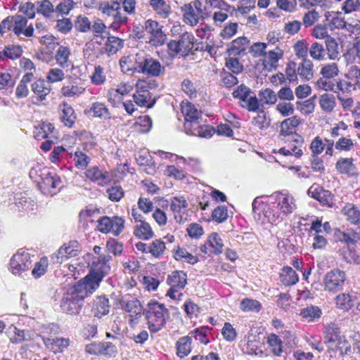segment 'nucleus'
Instances as JSON below:
<instances>
[{
    "label": "nucleus",
    "instance_id": "f257e3e1",
    "mask_svg": "<svg viewBox=\"0 0 360 360\" xmlns=\"http://www.w3.org/2000/svg\"><path fill=\"white\" fill-rule=\"evenodd\" d=\"M254 217L265 221L274 224L282 221L291 214L297 205L294 197L288 193L277 192L269 197L268 204L259 202L255 198L252 204Z\"/></svg>",
    "mask_w": 360,
    "mask_h": 360
},
{
    "label": "nucleus",
    "instance_id": "f03ea898",
    "mask_svg": "<svg viewBox=\"0 0 360 360\" xmlns=\"http://www.w3.org/2000/svg\"><path fill=\"white\" fill-rule=\"evenodd\" d=\"M111 259L110 255H99L94 258L89 274L73 285L85 297L92 295L100 286L103 278L108 274Z\"/></svg>",
    "mask_w": 360,
    "mask_h": 360
},
{
    "label": "nucleus",
    "instance_id": "7ed1b4c3",
    "mask_svg": "<svg viewBox=\"0 0 360 360\" xmlns=\"http://www.w3.org/2000/svg\"><path fill=\"white\" fill-rule=\"evenodd\" d=\"M148 329L152 333L160 331L169 317L168 309L165 304L156 301H150L143 309Z\"/></svg>",
    "mask_w": 360,
    "mask_h": 360
},
{
    "label": "nucleus",
    "instance_id": "20e7f679",
    "mask_svg": "<svg viewBox=\"0 0 360 360\" xmlns=\"http://www.w3.org/2000/svg\"><path fill=\"white\" fill-rule=\"evenodd\" d=\"M85 298L74 285L70 286L61 300L60 307L67 314H77L83 306Z\"/></svg>",
    "mask_w": 360,
    "mask_h": 360
},
{
    "label": "nucleus",
    "instance_id": "39448f33",
    "mask_svg": "<svg viewBox=\"0 0 360 360\" xmlns=\"http://www.w3.org/2000/svg\"><path fill=\"white\" fill-rule=\"evenodd\" d=\"M135 62L138 72L150 76H160L165 71V68L158 60L149 56H146L143 52L138 53L136 55Z\"/></svg>",
    "mask_w": 360,
    "mask_h": 360
},
{
    "label": "nucleus",
    "instance_id": "423d86ee",
    "mask_svg": "<svg viewBox=\"0 0 360 360\" xmlns=\"http://www.w3.org/2000/svg\"><path fill=\"white\" fill-rule=\"evenodd\" d=\"M184 12V18L186 24L191 26L198 25L202 21L207 15L206 7L202 6L200 0H195L181 7Z\"/></svg>",
    "mask_w": 360,
    "mask_h": 360
},
{
    "label": "nucleus",
    "instance_id": "0eeeda50",
    "mask_svg": "<svg viewBox=\"0 0 360 360\" xmlns=\"http://www.w3.org/2000/svg\"><path fill=\"white\" fill-rule=\"evenodd\" d=\"M347 281L346 273L340 269H333L328 271L323 279L324 290L328 292L336 293L343 290Z\"/></svg>",
    "mask_w": 360,
    "mask_h": 360
},
{
    "label": "nucleus",
    "instance_id": "6e6552de",
    "mask_svg": "<svg viewBox=\"0 0 360 360\" xmlns=\"http://www.w3.org/2000/svg\"><path fill=\"white\" fill-rule=\"evenodd\" d=\"M194 39L193 34L186 32L181 34L177 40H171L167 44V47L174 55L186 56L193 48Z\"/></svg>",
    "mask_w": 360,
    "mask_h": 360
},
{
    "label": "nucleus",
    "instance_id": "1a4fd4ad",
    "mask_svg": "<svg viewBox=\"0 0 360 360\" xmlns=\"http://www.w3.org/2000/svg\"><path fill=\"white\" fill-rule=\"evenodd\" d=\"M97 229L103 233H112L114 236H119L124 229V219L118 216L109 217L104 216L98 220Z\"/></svg>",
    "mask_w": 360,
    "mask_h": 360
},
{
    "label": "nucleus",
    "instance_id": "9d476101",
    "mask_svg": "<svg viewBox=\"0 0 360 360\" xmlns=\"http://www.w3.org/2000/svg\"><path fill=\"white\" fill-rule=\"evenodd\" d=\"M162 25L156 20L148 19L145 21L143 28L149 35V43L154 46H162L165 44L167 36L162 31Z\"/></svg>",
    "mask_w": 360,
    "mask_h": 360
},
{
    "label": "nucleus",
    "instance_id": "9b49d317",
    "mask_svg": "<svg viewBox=\"0 0 360 360\" xmlns=\"http://www.w3.org/2000/svg\"><path fill=\"white\" fill-rule=\"evenodd\" d=\"M32 262L30 254L27 251L20 250L11 257L10 269L13 274L20 275L30 268Z\"/></svg>",
    "mask_w": 360,
    "mask_h": 360
},
{
    "label": "nucleus",
    "instance_id": "f8f14e48",
    "mask_svg": "<svg viewBox=\"0 0 360 360\" xmlns=\"http://www.w3.org/2000/svg\"><path fill=\"white\" fill-rule=\"evenodd\" d=\"M308 195L318 200L321 205L332 207L335 205L334 195L328 190L317 184L311 185L307 191Z\"/></svg>",
    "mask_w": 360,
    "mask_h": 360
},
{
    "label": "nucleus",
    "instance_id": "ddd939ff",
    "mask_svg": "<svg viewBox=\"0 0 360 360\" xmlns=\"http://www.w3.org/2000/svg\"><path fill=\"white\" fill-rule=\"evenodd\" d=\"M224 243L217 233H211L205 244L200 248V252L209 257L219 255L222 252Z\"/></svg>",
    "mask_w": 360,
    "mask_h": 360
},
{
    "label": "nucleus",
    "instance_id": "4468645a",
    "mask_svg": "<svg viewBox=\"0 0 360 360\" xmlns=\"http://www.w3.org/2000/svg\"><path fill=\"white\" fill-rule=\"evenodd\" d=\"M26 17L21 15H15L13 32L20 40L34 36V29L32 24L28 25Z\"/></svg>",
    "mask_w": 360,
    "mask_h": 360
},
{
    "label": "nucleus",
    "instance_id": "2eb2a0df",
    "mask_svg": "<svg viewBox=\"0 0 360 360\" xmlns=\"http://www.w3.org/2000/svg\"><path fill=\"white\" fill-rule=\"evenodd\" d=\"M133 98L137 105L147 108H152L156 102L155 98H152L148 86L143 83L137 85V90L134 94Z\"/></svg>",
    "mask_w": 360,
    "mask_h": 360
},
{
    "label": "nucleus",
    "instance_id": "dca6fc26",
    "mask_svg": "<svg viewBox=\"0 0 360 360\" xmlns=\"http://www.w3.org/2000/svg\"><path fill=\"white\" fill-rule=\"evenodd\" d=\"M44 177L39 181V188L44 194L53 195V190L61 187L60 178L56 174H51L49 171L43 172Z\"/></svg>",
    "mask_w": 360,
    "mask_h": 360
},
{
    "label": "nucleus",
    "instance_id": "f3484780",
    "mask_svg": "<svg viewBox=\"0 0 360 360\" xmlns=\"http://www.w3.org/2000/svg\"><path fill=\"white\" fill-rule=\"evenodd\" d=\"M201 120H195V119L190 122H185L184 129L186 134L200 137H210L211 131L208 129V126L200 124Z\"/></svg>",
    "mask_w": 360,
    "mask_h": 360
},
{
    "label": "nucleus",
    "instance_id": "a211bd4d",
    "mask_svg": "<svg viewBox=\"0 0 360 360\" xmlns=\"http://www.w3.org/2000/svg\"><path fill=\"white\" fill-rule=\"evenodd\" d=\"M120 305L132 318L139 319L143 314L144 309L137 299H129L127 296L123 297L120 300Z\"/></svg>",
    "mask_w": 360,
    "mask_h": 360
},
{
    "label": "nucleus",
    "instance_id": "6ab92c4d",
    "mask_svg": "<svg viewBox=\"0 0 360 360\" xmlns=\"http://www.w3.org/2000/svg\"><path fill=\"white\" fill-rule=\"evenodd\" d=\"M44 344L46 347L53 353L62 352L70 345L68 338L44 337Z\"/></svg>",
    "mask_w": 360,
    "mask_h": 360
},
{
    "label": "nucleus",
    "instance_id": "aec40b11",
    "mask_svg": "<svg viewBox=\"0 0 360 360\" xmlns=\"http://www.w3.org/2000/svg\"><path fill=\"white\" fill-rule=\"evenodd\" d=\"M149 6L159 18L166 19L172 14V8L165 0H149Z\"/></svg>",
    "mask_w": 360,
    "mask_h": 360
},
{
    "label": "nucleus",
    "instance_id": "412c9836",
    "mask_svg": "<svg viewBox=\"0 0 360 360\" xmlns=\"http://www.w3.org/2000/svg\"><path fill=\"white\" fill-rule=\"evenodd\" d=\"M110 311L109 300L105 296H98L94 300L92 312L97 318L107 315Z\"/></svg>",
    "mask_w": 360,
    "mask_h": 360
},
{
    "label": "nucleus",
    "instance_id": "4be33fe9",
    "mask_svg": "<svg viewBox=\"0 0 360 360\" xmlns=\"http://www.w3.org/2000/svg\"><path fill=\"white\" fill-rule=\"evenodd\" d=\"M54 127L50 122H41L36 126L34 130V136L37 140L46 139H57L54 132Z\"/></svg>",
    "mask_w": 360,
    "mask_h": 360
},
{
    "label": "nucleus",
    "instance_id": "5701e85b",
    "mask_svg": "<svg viewBox=\"0 0 360 360\" xmlns=\"http://www.w3.org/2000/svg\"><path fill=\"white\" fill-rule=\"evenodd\" d=\"M32 92L37 96L40 101L45 100L46 96L49 94L51 87L50 84L44 79H38L31 85Z\"/></svg>",
    "mask_w": 360,
    "mask_h": 360
},
{
    "label": "nucleus",
    "instance_id": "b1692460",
    "mask_svg": "<svg viewBox=\"0 0 360 360\" xmlns=\"http://www.w3.org/2000/svg\"><path fill=\"white\" fill-rule=\"evenodd\" d=\"M340 328L335 323H330L325 327L324 342L328 347L334 346L340 340Z\"/></svg>",
    "mask_w": 360,
    "mask_h": 360
},
{
    "label": "nucleus",
    "instance_id": "393cba45",
    "mask_svg": "<svg viewBox=\"0 0 360 360\" xmlns=\"http://www.w3.org/2000/svg\"><path fill=\"white\" fill-rule=\"evenodd\" d=\"M61 122L67 127H72L76 120L74 109L66 102H63L59 107Z\"/></svg>",
    "mask_w": 360,
    "mask_h": 360
},
{
    "label": "nucleus",
    "instance_id": "a878e982",
    "mask_svg": "<svg viewBox=\"0 0 360 360\" xmlns=\"http://www.w3.org/2000/svg\"><path fill=\"white\" fill-rule=\"evenodd\" d=\"M86 176L90 181L103 185L110 181L108 172L101 170L98 167H93L86 172Z\"/></svg>",
    "mask_w": 360,
    "mask_h": 360
},
{
    "label": "nucleus",
    "instance_id": "bb28decb",
    "mask_svg": "<svg viewBox=\"0 0 360 360\" xmlns=\"http://www.w3.org/2000/svg\"><path fill=\"white\" fill-rule=\"evenodd\" d=\"M301 124V119L298 116H292L285 119L281 124L280 135L289 136L295 135L296 128Z\"/></svg>",
    "mask_w": 360,
    "mask_h": 360
},
{
    "label": "nucleus",
    "instance_id": "cd10ccee",
    "mask_svg": "<svg viewBox=\"0 0 360 360\" xmlns=\"http://www.w3.org/2000/svg\"><path fill=\"white\" fill-rule=\"evenodd\" d=\"M71 52L68 46L60 45L56 51L55 60L62 68H68L72 65L70 60Z\"/></svg>",
    "mask_w": 360,
    "mask_h": 360
},
{
    "label": "nucleus",
    "instance_id": "c85d7f7f",
    "mask_svg": "<svg viewBox=\"0 0 360 360\" xmlns=\"http://www.w3.org/2000/svg\"><path fill=\"white\" fill-rule=\"evenodd\" d=\"M341 212L351 224L354 225L360 224V210L354 204L347 203L342 207Z\"/></svg>",
    "mask_w": 360,
    "mask_h": 360
},
{
    "label": "nucleus",
    "instance_id": "c756f323",
    "mask_svg": "<svg viewBox=\"0 0 360 360\" xmlns=\"http://www.w3.org/2000/svg\"><path fill=\"white\" fill-rule=\"evenodd\" d=\"M347 77L351 80L350 82H340L338 86L341 90L344 89L343 86H354V89L358 88L360 89V68L356 65L351 66L347 74Z\"/></svg>",
    "mask_w": 360,
    "mask_h": 360
},
{
    "label": "nucleus",
    "instance_id": "7c9ffc66",
    "mask_svg": "<svg viewBox=\"0 0 360 360\" xmlns=\"http://www.w3.org/2000/svg\"><path fill=\"white\" fill-rule=\"evenodd\" d=\"M168 284L177 289H183L187 283V274L183 271H173L168 276Z\"/></svg>",
    "mask_w": 360,
    "mask_h": 360
},
{
    "label": "nucleus",
    "instance_id": "2f4dec72",
    "mask_svg": "<svg viewBox=\"0 0 360 360\" xmlns=\"http://www.w3.org/2000/svg\"><path fill=\"white\" fill-rule=\"evenodd\" d=\"M325 18L333 28L344 29L346 27L345 16L342 12L327 11L325 13Z\"/></svg>",
    "mask_w": 360,
    "mask_h": 360
},
{
    "label": "nucleus",
    "instance_id": "473e14b6",
    "mask_svg": "<svg viewBox=\"0 0 360 360\" xmlns=\"http://www.w3.org/2000/svg\"><path fill=\"white\" fill-rule=\"evenodd\" d=\"M299 281V276L290 266H285L280 273V281L286 286L293 285Z\"/></svg>",
    "mask_w": 360,
    "mask_h": 360
},
{
    "label": "nucleus",
    "instance_id": "72a5a7b5",
    "mask_svg": "<svg viewBox=\"0 0 360 360\" xmlns=\"http://www.w3.org/2000/svg\"><path fill=\"white\" fill-rule=\"evenodd\" d=\"M134 234L142 240H149L154 236L151 226L144 220L134 226Z\"/></svg>",
    "mask_w": 360,
    "mask_h": 360
},
{
    "label": "nucleus",
    "instance_id": "f704fd0d",
    "mask_svg": "<svg viewBox=\"0 0 360 360\" xmlns=\"http://www.w3.org/2000/svg\"><path fill=\"white\" fill-rule=\"evenodd\" d=\"M314 65L311 60L304 59L297 68V73L304 80L309 81L312 79Z\"/></svg>",
    "mask_w": 360,
    "mask_h": 360
},
{
    "label": "nucleus",
    "instance_id": "c9c22d12",
    "mask_svg": "<svg viewBox=\"0 0 360 360\" xmlns=\"http://www.w3.org/2000/svg\"><path fill=\"white\" fill-rule=\"evenodd\" d=\"M176 354L180 358L188 355L191 351V338L189 336H184L176 342Z\"/></svg>",
    "mask_w": 360,
    "mask_h": 360
},
{
    "label": "nucleus",
    "instance_id": "e433bc0d",
    "mask_svg": "<svg viewBox=\"0 0 360 360\" xmlns=\"http://www.w3.org/2000/svg\"><path fill=\"white\" fill-rule=\"evenodd\" d=\"M322 314L321 310L316 306H309L300 310V315L308 322L315 321Z\"/></svg>",
    "mask_w": 360,
    "mask_h": 360
},
{
    "label": "nucleus",
    "instance_id": "4c0bfd02",
    "mask_svg": "<svg viewBox=\"0 0 360 360\" xmlns=\"http://www.w3.org/2000/svg\"><path fill=\"white\" fill-rule=\"evenodd\" d=\"M22 53V47L19 45H11L5 46L2 51H0V58L5 60L6 58L15 60L21 56Z\"/></svg>",
    "mask_w": 360,
    "mask_h": 360
},
{
    "label": "nucleus",
    "instance_id": "58836bf2",
    "mask_svg": "<svg viewBox=\"0 0 360 360\" xmlns=\"http://www.w3.org/2000/svg\"><path fill=\"white\" fill-rule=\"evenodd\" d=\"M260 106L264 107V105H274L277 101L276 94L271 89L266 88L259 92Z\"/></svg>",
    "mask_w": 360,
    "mask_h": 360
},
{
    "label": "nucleus",
    "instance_id": "ea45409f",
    "mask_svg": "<svg viewBox=\"0 0 360 360\" xmlns=\"http://www.w3.org/2000/svg\"><path fill=\"white\" fill-rule=\"evenodd\" d=\"M326 44V55L332 60L339 58L340 51L338 43L333 37H328L325 41Z\"/></svg>",
    "mask_w": 360,
    "mask_h": 360
},
{
    "label": "nucleus",
    "instance_id": "a19ab883",
    "mask_svg": "<svg viewBox=\"0 0 360 360\" xmlns=\"http://www.w3.org/2000/svg\"><path fill=\"white\" fill-rule=\"evenodd\" d=\"M181 112L184 116L185 122H190L193 120L202 119L201 113L191 103H186L181 105Z\"/></svg>",
    "mask_w": 360,
    "mask_h": 360
},
{
    "label": "nucleus",
    "instance_id": "79ce46f5",
    "mask_svg": "<svg viewBox=\"0 0 360 360\" xmlns=\"http://www.w3.org/2000/svg\"><path fill=\"white\" fill-rule=\"evenodd\" d=\"M121 9L122 7L120 5V9H117L112 17V22L110 27L113 30H117L122 25H127L129 20L127 14L122 12Z\"/></svg>",
    "mask_w": 360,
    "mask_h": 360
},
{
    "label": "nucleus",
    "instance_id": "37998d69",
    "mask_svg": "<svg viewBox=\"0 0 360 360\" xmlns=\"http://www.w3.org/2000/svg\"><path fill=\"white\" fill-rule=\"evenodd\" d=\"M337 170L340 174H352L355 169L352 158H340L335 165Z\"/></svg>",
    "mask_w": 360,
    "mask_h": 360
},
{
    "label": "nucleus",
    "instance_id": "c03bdc74",
    "mask_svg": "<svg viewBox=\"0 0 360 360\" xmlns=\"http://www.w3.org/2000/svg\"><path fill=\"white\" fill-rule=\"evenodd\" d=\"M309 54L315 60H323L326 58L325 47L319 42H314L309 48Z\"/></svg>",
    "mask_w": 360,
    "mask_h": 360
},
{
    "label": "nucleus",
    "instance_id": "a18cd8bd",
    "mask_svg": "<svg viewBox=\"0 0 360 360\" xmlns=\"http://www.w3.org/2000/svg\"><path fill=\"white\" fill-rule=\"evenodd\" d=\"M165 250V242L160 239H155L149 244V253L155 258L161 257Z\"/></svg>",
    "mask_w": 360,
    "mask_h": 360
},
{
    "label": "nucleus",
    "instance_id": "49530a36",
    "mask_svg": "<svg viewBox=\"0 0 360 360\" xmlns=\"http://www.w3.org/2000/svg\"><path fill=\"white\" fill-rule=\"evenodd\" d=\"M105 49L108 54H115L123 46V41L117 37H108Z\"/></svg>",
    "mask_w": 360,
    "mask_h": 360
},
{
    "label": "nucleus",
    "instance_id": "de8ad7c7",
    "mask_svg": "<svg viewBox=\"0 0 360 360\" xmlns=\"http://www.w3.org/2000/svg\"><path fill=\"white\" fill-rule=\"evenodd\" d=\"M174 257L176 260L185 259L186 262L191 264H195L198 262V257L191 255L185 248L179 247L175 250Z\"/></svg>",
    "mask_w": 360,
    "mask_h": 360
},
{
    "label": "nucleus",
    "instance_id": "09e8293b",
    "mask_svg": "<svg viewBox=\"0 0 360 360\" xmlns=\"http://www.w3.org/2000/svg\"><path fill=\"white\" fill-rule=\"evenodd\" d=\"M240 105L251 112L258 111L260 107L259 99L253 92L249 94V96H247V98L240 103Z\"/></svg>",
    "mask_w": 360,
    "mask_h": 360
},
{
    "label": "nucleus",
    "instance_id": "8fccbe9b",
    "mask_svg": "<svg viewBox=\"0 0 360 360\" xmlns=\"http://www.w3.org/2000/svg\"><path fill=\"white\" fill-rule=\"evenodd\" d=\"M319 104L323 111L330 112L335 106V96L332 94H324L319 98Z\"/></svg>",
    "mask_w": 360,
    "mask_h": 360
},
{
    "label": "nucleus",
    "instance_id": "3c124183",
    "mask_svg": "<svg viewBox=\"0 0 360 360\" xmlns=\"http://www.w3.org/2000/svg\"><path fill=\"white\" fill-rule=\"evenodd\" d=\"M335 303L339 309L344 311H348L353 306L352 300L348 293H340L337 295Z\"/></svg>",
    "mask_w": 360,
    "mask_h": 360
},
{
    "label": "nucleus",
    "instance_id": "603ef678",
    "mask_svg": "<svg viewBox=\"0 0 360 360\" xmlns=\"http://www.w3.org/2000/svg\"><path fill=\"white\" fill-rule=\"evenodd\" d=\"M75 167L79 169H84L90 162V158L84 152L77 150L73 155Z\"/></svg>",
    "mask_w": 360,
    "mask_h": 360
},
{
    "label": "nucleus",
    "instance_id": "864d4df0",
    "mask_svg": "<svg viewBox=\"0 0 360 360\" xmlns=\"http://www.w3.org/2000/svg\"><path fill=\"white\" fill-rule=\"evenodd\" d=\"M343 257L347 262L360 264V243H356Z\"/></svg>",
    "mask_w": 360,
    "mask_h": 360
},
{
    "label": "nucleus",
    "instance_id": "5fc2aeb1",
    "mask_svg": "<svg viewBox=\"0 0 360 360\" xmlns=\"http://www.w3.org/2000/svg\"><path fill=\"white\" fill-rule=\"evenodd\" d=\"M267 342L272 351L276 355L280 356L283 352L282 341L275 334H271L268 337Z\"/></svg>",
    "mask_w": 360,
    "mask_h": 360
},
{
    "label": "nucleus",
    "instance_id": "6e6d98bb",
    "mask_svg": "<svg viewBox=\"0 0 360 360\" xmlns=\"http://www.w3.org/2000/svg\"><path fill=\"white\" fill-rule=\"evenodd\" d=\"M89 112L92 113L94 117L105 119L110 117L108 108L101 103H93Z\"/></svg>",
    "mask_w": 360,
    "mask_h": 360
},
{
    "label": "nucleus",
    "instance_id": "4d7b16f0",
    "mask_svg": "<svg viewBox=\"0 0 360 360\" xmlns=\"http://www.w3.org/2000/svg\"><path fill=\"white\" fill-rule=\"evenodd\" d=\"M120 4L118 1H108L103 2L100 4L99 10L106 16L112 18L117 9H120Z\"/></svg>",
    "mask_w": 360,
    "mask_h": 360
},
{
    "label": "nucleus",
    "instance_id": "13d9d810",
    "mask_svg": "<svg viewBox=\"0 0 360 360\" xmlns=\"http://www.w3.org/2000/svg\"><path fill=\"white\" fill-rule=\"evenodd\" d=\"M85 89L79 85L63 86L61 89V94L65 97L79 96L82 94Z\"/></svg>",
    "mask_w": 360,
    "mask_h": 360
},
{
    "label": "nucleus",
    "instance_id": "bf43d9fd",
    "mask_svg": "<svg viewBox=\"0 0 360 360\" xmlns=\"http://www.w3.org/2000/svg\"><path fill=\"white\" fill-rule=\"evenodd\" d=\"M320 73L324 78H333L338 75V66L335 63L326 64L321 68Z\"/></svg>",
    "mask_w": 360,
    "mask_h": 360
},
{
    "label": "nucleus",
    "instance_id": "052dcab7",
    "mask_svg": "<svg viewBox=\"0 0 360 360\" xmlns=\"http://www.w3.org/2000/svg\"><path fill=\"white\" fill-rule=\"evenodd\" d=\"M135 127L137 131L147 133L152 127V120L148 115L141 116L136 122Z\"/></svg>",
    "mask_w": 360,
    "mask_h": 360
},
{
    "label": "nucleus",
    "instance_id": "680f3d73",
    "mask_svg": "<svg viewBox=\"0 0 360 360\" xmlns=\"http://www.w3.org/2000/svg\"><path fill=\"white\" fill-rule=\"evenodd\" d=\"M108 198L113 202H119L124 196V191L120 185H113L106 190Z\"/></svg>",
    "mask_w": 360,
    "mask_h": 360
},
{
    "label": "nucleus",
    "instance_id": "e2e57ef3",
    "mask_svg": "<svg viewBox=\"0 0 360 360\" xmlns=\"http://www.w3.org/2000/svg\"><path fill=\"white\" fill-rule=\"evenodd\" d=\"M48 259L46 257H41L40 260L37 262L32 269V274L35 278H38L43 276L47 270Z\"/></svg>",
    "mask_w": 360,
    "mask_h": 360
},
{
    "label": "nucleus",
    "instance_id": "0e129e2a",
    "mask_svg": "<svg viewBox=\"0 0 360 360\" xmlns=\"http://www.w3.org/2000/svg\"><path fill=\"white\" fill-rule=\"evenodd\" d=\"M37 13L45 17H50L54 12V7L49 0H42L37 2Z\"/></svg>",
    "mask_w": 360,
    "mask_h": 360
},
{
    "label": "nucleus",
    "instance_id": "69168bd1",
    "mask_svg": "<svg viewBox=\"0 0 360 360\" xmlns=\"http://www.w3.org/2000/svg\"><path fill=\"white\" fill-rule=\"evenodd\" d=\"M212 330L209 326H202L200 328H198L194 329L191 332V335L195 337V338L199 340L201 343L207 344L209 342V340L207 338V335Z\"/></svg>",
    "mask_w": 360,
    "mask_h": 360
},
{
    "label": "nucleus",
    "instance_id": "338daca9",
    "mask_svg": "<svg viewBox=\"0 0 360 360\" xmlns=\"http://www.w3.org/2000/svg\"><path fill=\"white\" fill-rule=\"evenodd\" d=\"M61 248L63 249V251L65 253V256L68 259L70 257H76L79 251V244L76 240H72L70 241L68 243H65L61 246Z\"/></svg>",
    "mask_w": 360,
    "mask_h": 360
},
{
    "label": "nucleus",
    "instance_id": "774afa93",
    "mask_svg": "<svg viewBox=\"0 0 360 360\" xmlns=\"http://www.w3.org/2000/svg\"><path fill=\"white\" fill-rule=\"evenodd\" d=\"M212 217L213 220L218 223H221L226 221L228 218L227 207L225 205H220L216 207L212 213Z\"/></svg>",
    "mask_w": 360,
    "mask_h": 360
}]
</instances>
